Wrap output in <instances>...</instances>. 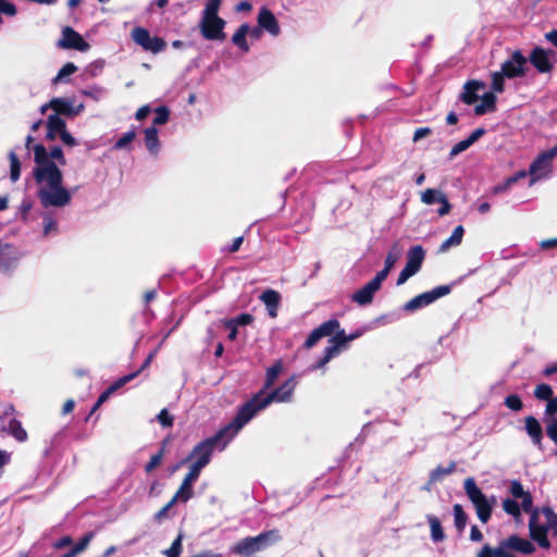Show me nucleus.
Segmentation results:
<instances>
[{"label":"nucleus","instance_id":"52","mask_svg":"<svg viewBox=\"0 0 557 557\" xmlns=\"http://www.w3.org/2000/svg\"><path fill=\"white\" fill-rule=\"evenodd\" d=\"M180 502L178 498L174 495L169 503H166L160 510L154 513V520L161 522L166 516L169 510Z\"/></svg>","mask_w":557,"mask_h":557},{"label":"nucleus","instance_id":"16","mask_svg":"<svg viewBox=\"0 0 557 557\" xmlns=\"http://www.w3.org/2000/svg\"><path fill=\"white\" fill-rule=\"evenodd\" d=\"M200 473L201 471L199 469L193 466L189 467L188 473L185 475L180 488L174 494L180 502L186 503L193 497V483L198 480Z\"/></svg>","mask_w":557,"mask_h":557},{"label":"nucleus","instance_id":"25","mask_svg":"<svg viewBox=\"0 0 557 557\" xmlns=\"http://www.w3.org/2000/svg\"><path fill=\"white\" fill-rule=\"evenodd\" d=\"M7 432L21 443L26 442L28 438V434L23 428L21 421L15 418H10L7 424Z\"/></svg>","mask_w":557,"mask_h":557},{"label":"nucleus","instance_id":"1","mask_svg":"<svg viewBox=\"0 0 557 557\" xmlns=\"http://www.w3.org/2000/svg\"><path fill=\"white\" fill-rule=\"evenodd\" d=\"M34 160L36 168L34 169V177L38 184L46 182L48 188H39L37 196L44 208L64 207L71 202L72 196L67 189L62 186L63 175L57 163L66 164L63 150L60 146L51 148L50 152L41 144L34 146Z\"/></svg>","mask_w":557,"mask_h":557},{"label":"nucleus","instance_id":"62","mask_svg":"<svg viewBox=\"0 0 557 557\" xmlns=\"http://www.w3.org/2000/svg\"><path fill=\"white\" fill-rule=\"evenodd\" d=\"M431 134H432V128H430V127L417 128L413 133L412 141L417 143L424 137L430 136Z\"/></svg>","mask_w":557,"mask_h":557},{"label":"nucleus","instance_id":"24","mask_svg":"<svg viewBox=\"0 0 557 557\" xmlns=\"http://www.w3.org/2000/svg\"><path fill=\"white\" fill-rule=\"evenodd\" d=\"M48 106H50V109H52L57 115H66L71 116L75 114V111L73 109V103L69 99L64 98H53L48 102Z\"/></svg>","mask_w":557,"mask_h":557},{"label":"nucleus","instance_id":"17","mask_svg":"<svg viewBox=\"0 0 557 557\" xmlns=\"http://www.w3.org/2000/svg\"><path fill=\"white\" fill-rule=\"evenodd\" d=\"M258 25L259 28L267 30L272 36H278L281 33V27L278 25L277 18L273 14L272 11L267 9L265 7L261 8L258 14Z\"/></svg>","mask_w":557,"mask_h":557},{"label":"nucleus","instance_id":"60","mask_svg":"<svg viewBox=\"0 0 557 557\" xmlns=\"http://www.w3.org/2000/svg\"><path fill=\"white\" fill-rule=\"evenodd\" d=\"M547 436L557 445V418H553L546 428Z\"/></svg>","mask_w":557,"mask_h":557},{"label":"nucleus","instance_id":"23","mask_svg":"<svg viewBox=\"0 0 557 557\" xmlns=\"http://www.w3.org/2000/svg\"><path fill=\"white\" fill-rule=\"evenodd\" d=\"M496 101L497 97L493 91L485 92L481 98V103L474 107V114L481 116L486 113L495 112Z\"/></svg>","mask_w":557,"mask_h":557},{"label":"nucleus","instance_id":"63","mask_svg":"<svg viewBox=\"0 0 557 557\" xmlns=\"http://www.w3.org/2000/svg\"><path fill=\"white\" fill-rule=\"evenodd\" d=\"M438 202L441 203V208L437 210L438 215L443 216L448 214L451 210V205L449 203L446 195H444Z\"/></svg>","mask_w":557,"mask_h":557},{"label":"nucleus","instance_id":"38","mask_svg":"<svg viewBox=\"0 0 557 557\" xmlns=\"http://www.w3.org/2000/svg\"><path fill=\"white\" fill-rule=\"evenodd\" d=\"M222 4V0H207L205 10L201 16L219 17V10Z\"/></svg>","mask_w":557,"mask_h":557},{"label":"nucleus","instance_id":"7","mask_svg":"<svg viewBox=\"0 0 557 557\" xmlns=\"http://www.w3.org/2000/svg\"><path fill=\"white\" fill-rule=\"evenodd\" d=\"M451 290L450 285H441L432 290L417 295L409 301H407L403 309L408 312H413L422 307L429 306L441 297L448 295Z\"/></svg>","mask_w":557,"mask_h":557},{"label":"nucleus","instance_id":"3","mask_svg":"<svg viewBox=\"0 0 557 557\" xmlns=\"http://www.w3.org/2000/svg\"><path fill=\"white\" fill-rule=\"evenodd\" d=\"M240 429L242 428H237V424H235L234 418L213 436L198 443L183 462L195 459L191 466L201 471L207 465H209L214 448L220 446V448L223 449Z\"/></svg>","mask_w":557,"mask_h":557},{"label":"nucleus","instance_id":"39","mask_svg":"<svg viewBox=\"0 0 557 557\" xmlns=\"http://www.w3.org/2000/svg\"><path fill=\"white\" fill-rule=\"evenodd\" d=\"M183 535L178 534L176 539L172 542L170 548L163 552L166 557H180L183 550Z\"/></svg>","mask_w":557,"mask_h":557},{"label":"nucleus","instance_id":"46","mask_svg":"<svg viewBox=\"0 0 557 557\" xmlns=\"http://www.w3.org/2000/svg\"><path fill=\"white\" fill-rule=\"evenodd\" d=\"M163 456H164V446L161 447L157 454L151 456L150 460L145 466V471L147 473H149L152 470H154L157 467H159L162 462Z\"/></svg>","mask_w":557,"mask_h":557},{"label":"nucleus","instance_id":"43","mask_svg":"<svg viewBox=\"0 0 557 557\" xmlns=\"http://www.w3.org/2000/svg\"><path fill=\"white\" fill-rule=\"evenodd\" d=\"M534 396L540 400H549L553 397V389L548 384H539L534 389Z\"/></svg>","mask_w":557,"mask_h":557},{"label":"nucleus","instance_id":"22","mask_svg":"<svg viewBox=\"0 0 557 557\" xmlns=\"http://www.w3.org/2000/svg\"><path fill=\"white\" fill-rule=\"evenodd\" d=\"M524 428L528 435L531 437L532 443L536 446H541L543 440V430L539 420L533 416L525 417Z\"/></svg>","mask_w":557,"mask_h":557},{"label":"nucleus","instance_id":"57","mask_svg":"<svg viewBox=\"0 0 557 557\" xmlns=\"http://www.w3.org/2000/svg\"><path fill=\"white\" fill-rule=\"evenodd\" d=\"M158 421L162 426L169 428L173 425L174 419L166 409H162L158 414Z\"/></svg>","mask_w":557,"mask_h":557},{"label":"nucleus","instance_id":"8","mask_svg":"<svg viewBox=\"0 0 557 557\" xmlns=\"http://www.w3.org/2000/svg\"><path fill=\"white\" fill-rule=\"evenodd\" d=\"M133 40L144 50L152 53H160L166 49V41L158 36H151L144 27H135L132 30Z\"/></svg>","mask_w":557,"mask_h":557},{"label":"nucleus","instance_id":"4","mask_svg":"<svg viewBox=\"0 0 557 557\" xmlns=\"http://www.w3.org/2000/svg\"><path fill=\"white\" fill-rule=\"evenodd\" d=\"M282 541L280 530L272 529L261 532L257 536H247L231 547V553L240 557H252Z\"/></svg>","mask_w":557,"mask_h":557},{"label":"nucleus","instance_id":"41","mask_svg":"<svg viewBox=\"0 0 557 557\" xmlns=\"http://www.w3.org/2000/svg\"><path fill=\"white\" fill-rule=\"evenodd\" d=\"M503 508L508 515L512 516L513 518H519L521 516L520 505L515 499H504Z\"/></svg>","mask_w":557,"mask_h":557},{"label":"nucleus","instance_id":"15","mask_svg":"<svg viewBox=\"0 0 557 557\" xmlns=\"http://www.w3.org/2000/svg\"><path fill=\"white\" fill-rule=\"evenodd\" d=\"M383 282L384 280L375 275L370 282L354 293L351 300L360 306L371 304L375 293L380 290Z\"/></svg>","mask_w":557,"mask_h":557},{"label":"nucleus","instance_id":"27","mask_svg":"<svg viewBox=\"0 0 557 557\" xmlns=\"http://www.w3.org/2000/svg\"><path fill=\"white\" fill-rule=\"evenodd\" d=\"M250 27L247 23L242 24L238 29L232 36V41L235 46H237L244 52L249 51V45L246 40V36L249 33Z\"/></svg>","mask_w":557,"mask_h":557},{"label":"nucleus","instance_id":"58","mask_svg":"<svg viewBox=\"0 0 557 557\" xmlns=\"http://www.w3.org/2000/svg\"><path fill=\"white\" fill-rule=\"evenodd\" d=\"M521 506L525 512H530L532 515L533 509V497L530 492H527L524 496L520 497Z\"/></svg>","mask_w":557,"mask_h":557},{"label":"nucleus","instance_id":"2","mask_svg":"<svg viewBox=\"0 0 557 557\" xmlns=\"http://www.w3.org/2000/svg\"><path fill=\"white\" fill-rule=\"evenodd\" d=\"M295 386L296 382L294 381V377H290L270 393L259 391L238 408L235 416V424H237V428H243L257 414V412L264 409L273 401H288L293 395Z\"/></svg>","mask_w":557,"mask_h":557},{"label":"nucleus","instance_id":"56","mask_svg":"<svg viewBox=\"0 0 557 557\" xmlns=\"http://www.w3.org/2000/svg\"><path fill=\"white\" fill-rule=\"evenodd\" d=\"M509 548L504 545V541H502L495 549H492V557H517L512 553L508 552Z\"/></svg>","mask_w":557,"mask_h":557},{"label":"nucleus","instance_id":"20","mask_svg":"<svg viewBox=\"0 0 557 557\" xmlns=\"http://www.w3.org/2000/svg\"><path fill=\"white\" fill-rule=\"evenodd\" d=\"M260 300L265 305L269 315L271 318H276L277 309L281 304L280 293L269 288L260 295Z\"/></svg>","mask_w":557,"mask_h":557},{"label":"nucleus","instance_id":"32","mask_svg":"<svg viewBox=\"0 0 557 557\" xmlns=\"http://www.w3.org/2000/svg\"><path fill=\"white\" fill-rule=\"evenodd\" d=\"M14 412V406L8 403H0V433L7 431L9 418Z\"/></svg>","mask_w":557,"mask_h":557},{"label":"nucleus","instance_id":"19","mask_svg":"<svg viewBox=\"0 0 557 557\" xmlns=\"http://www.w3.org/2000/svg\"><path fill=\"white\" fill-rule=\"evenodd\" d=\"M485 84L480 81H468L463 85V91L460 94L459 99L463 103L471 106L479 100L478 91L483 89Z\"/></svg>","mask_w":557,"mask_h":557},{"label":"nucleus","instance_id":"47","mask_svg":"<svg viewBox=\"0 0 557 557\" xmlns=\"http://www.w3.org/2000/svg\"><path fill=\"white\" fill-rule=\"evenodd\" d=\"M77 71V66L72 63V62H67L66 64H64L59 73L57 74V76L53 78V83H59V82H62L64 79L65 76H69V75H72L74 74L75 72Z\"/></svg>","mask_w":557,"mask_h":557},{"label":"nucleus","instance_id":"36","mask_svg":"<svg viewBox=\"0 0 557 557\" xmlns=\"http://www.w3.org/2000/svg\"><path fill=\"white\" fill-rule=\"evenodd\" d=\"M47 128L57 132L59 135L66 129L65 121L57 114H50L47 120Z\"/></svg>","mask_w":557,"mask_h":557},{"label":"nucleus","instance_id":"45","mask_svg":"<svg viewBox=\"0 0 557 557\" xmlns=\"http://www.w3.org/2000/svg\"><path fill=\"white\" fill-rule=\"evenodd\" d=\"M396 260H397L396 256H394L393 253H388L384 261V268L381 271H379L376 273V275L385 281L386 277L388 276L391 270L395 265Z\"/></svg>","mask_w":557,"mask_h":557},{"label":"nucleus","instance_id":"61","mask_svg":"<svg viewBox=\"0 0 557 557\" xmlns=\"http://www.w3.org/2000/svg\"><path fill=\"white\" fill-rule=\"evenodd\" d=\"M57 227H58L57 222L50 215H45V218H44V235L47 236L51 231H57Z\"/></svg>","mask_w":557,"mask_h":557},{"label":"nucleus","instance_id":"26","mask_svg":"<svg viewBox=\"0 0 557 557\" xmlns=\"http://www.w3.org/2000/svg\"><path fill=\"white\" fill-rule=\"evenodd\" d=\"M283 371V362L282 360H276L268 370L265 374V381L263 384V387L260 391L267 392L270 389L275 381L277 380L278 375Z\"/></svg>","mask_w":557,"mask_h":557},{"label":"nucleus","instance_id":"9","mask_svg":"<svg viewBox=\"0 0 557 557\" xmlns=\"http://www.w3.org/2000/svg\"><path fill=\"white\" fill-rule=\"evenodd\" d=\"M225 25L226 22L220 16H201L199 28L205 39L223 41L226 38V35L224 33Z\"/></svg>","mask_w":557,"mask_h":557},{"label":"nucleus","instance_id":"59","mask_svg":"<svg viewBox=\"0 0 557 557\" xmlns=\"http://www.w3.org/2000/svg\"><path fill=\"white\" fill-rule=\"evenodd\" d=\"M231 322H233L237 327L239 325H248L253 321V317L249 313H242L235 319H231Z\"/></svg>","mask_w":557,"mask_h":557},{"label":"nucleus","instance_id":"48","mask_svg":"<svg viewBox=\"0 0 557 557\" xmlns=\"http://www.w3.org/2000/svg\"><path fill=\"white\" fill-rule=\"evenodd\" d=\"M541 512L547 519L548 529L557 530V513L549 506H544L541 509Z\"/></svg>","mask_w":557,"mask_h":557},{"label":"nucleus","instance_id":"64","mask_svg":"<svg viewBox=\"0 0 557 557\" xmlns=\"http://www.w3.org/2000/svg\"><path fill=\"white\" fill-rule=\"evenodd\" d=\"M557 413V395L553 398H549L547 400V405L545 408V414L546 416H555Z\"/></svg>","mask_w":557,"mask_h":557},{"label":"nucleus","instance_id":"10","mask_svg":"<svg viewBox=\"0 0 557 557\" xmlns=\"http://www.w3.org/2000/svg\"><path fill=\"white\" fill-rule=\"evenodd\" d=\"M528 59L520 50H515L511 57L502 64L500 72L506 78L522 77L527 72Z\"/></svg>","mask_w":557,"mask_h":557},{"label":"nucleus","instance_id":"31","mask_svg":"<svg viewBox=\"0 0 557 557\" xmlns=\"http://www.w3.org/2000/svg\"><path fill=\"white\" fill-rule=\"evenodd\" d=\"M454 518H455V527L458 532H462L467 525L468 515L463 510L460 504H455L453 507Z\"/></svg>","mask_w":557,"mask_h":557},{"label":"nucleus","instance_id":"37","mask_svg":"<svg viewBox=\"0 0 557 557\" xmlns=\"http://www.w3.org/2000/svg\"><path fill=\"white\" fill-rule=\"evenodd\" d=\"M445 194H443L442 191L437 190V189H433V188H428L426 190H424L422 193V196H421V200L422 202H424L425 205H433L435 202H438L440 199H442V197L444 196Z\"/></svg>","mask_w":557,"mask_h":557},{"label":"nucleus","instance_id":"54","mask_svg":"<svg viewBox=\"0 0 557 557\" xmlns=\"http://www.w3.org/2000/svg\"><path fill=\"white\" fill-rule=\"evenodd\" d=\"M527 491L523 490V486L520 481L513 480L510 483V494L513 496V498H520L524 496Z\"/></svg>","mask_w":557,"mask_h":557},{"label":"nucleus","instance_id":"55","mask_svg":"<svg viewBox=\"0 0 557 557\" xmlns=\"http://www.w3.org/2000/svg\"><path fill=\"white\" fill-rule=\"evenodd\" d=\"M17 10L14 3L9 2L7 0H0V13H3L9 16H14Z\"/></svg>","mask_w":557,"mask_h":557},{"label":"nucleus","instance_id":"42","mask_svg":"<svg viewBox=\"0 0 557 557\" xmlns=\"http://www.w3.org/2000/svg\"><path fill=\"white\" fill-rule=\"evenodd\" d=\"M139 371H135L133 373H129L127 375H124L120 379H117L114 383H112L108 389L113 394L116 391H119L121 387L129 383L132 380H134L136 376H138Z\"/></svg>","mask_w":557,"mask_h":557},{"label":"nucleus","instance_id":"11","mask_svg":"<svg viewBox=\"0 0 557 557\" xmlns=\"http://www.w3.org/2000/svg\"><path fill=\"white\" fill-rule=\"evenodd\" d=\"M554 57L555 51L536 46L527 59L539 73L546 74L550 73L554 69Z\"/></svg>","mask_w":557,"mask_h":557},{"label":"nucleus","instance_id":"29","mask_svg":"<svg viewBox=\"0 0 557 557\" xmlns=\"http://www.w3.org/2000/svg\"><path fill=\"white\" fill-rule=\"evenodd\" d=\"M145 145L146 148L153 154L159 151L160 141L158 129L154 126L145 129Z\"/></svg>","mask_w":557,"mask_h":557},{"label":"nucleus","instance_id":"40","mask_svg":"<svg viewBox=\"0 0 557 557\" xmlns=\"http://www.w3.org/2000/svg\"><path fill=\"white\" fill-rule=\"evenodd\" d=\"M504 405L508 409L516 411V412L522 410V408H523V403H522L520 396L517 394H510V395L506 396L504 399Z\"/></svg>","mask_w":557,"mask_h":557},{"label":"nucleus","instance_id":"53","mask_svg":"<svg viewBox=\"0 0 557 557\" xmlns=\"http://www.w3.org/2000/svg\"><path fill=\"white\" fill-rule=\"evenodd\" d=\"M470 147H471V145L469 144L467 138L463 139V140H460L459 143L454 145V147L450 149V151H449V159H454L456 156H458L459 153L466 151Z\"/></svg>","mask_w":557,"mask_h":557},{"label":"nucleus","instance_id":"12","mask_svg":"<svg viewBox=\"0 0 557 557\" xmlns=\"http://www.w3.org/2000/svg\"><path fill=\"white\" fill-rule=\"evenodd\" d=\"M341 326V323L337 319H330L323 323H321L318 327L313 329L308 335L307 339L304 343V347L306 349H311L314 347L320 339L327 336H333L334 332Z\"/></svg>","mask_w":557,"mask_h":557},{"label":"nucleus","instance_id":"34","mask_svg":"<svg viewBox=\"0 0 557 557\" xmlns=\"http://www.w3.org/2000/svg\"><path fill=\"white\" fill-rule=\"evenodd\" d=\"M456 470V462L450 461L447 467L437 466L434 470H432L430 474L431 481H440L445 475L451 474Z\"/></svg>","mask_w":557,"mask_h":557},{"label":"nucleus","instance_id":"6","mask_svg":"<svg viewBox=\"0 0 557 557\" xmlns=\"http://www.w3.org/2000/svg\"><path fill=\"white\" fill-rule=\"evenodd\" d=\"M348 347L347 334L341 326L334 332L333 336L329 339V346L324 348L323 356L313 364L310 366L311 371L323 368L342 350Z\"/></svg>","mask_w":557,"mask_h":557},{"label":"nucleus","instance_id":"13","mask_svg":"<svg viewBox=\"0 0 557 557\" xmlns=\"http://www.w3.org/2000/svg\"><path fill=\"white\" fill-rule=\"evenodd\" d=\"M58 47L62 49L87 51L90 46L79 33L74 30L71 26H65L62 30V38L58 41Z\"/></svg>","mask_w":557,"mask_h":557},{"label":"nucleus","instance_id":"18","mask_svg":"<svg viewBox=\"0 0 557 557\" xmlns=\"http://www.w3.org/2000/svg\"><path fill=\"white\" fill-rule=\"evenodd\" d=\"M504 545L510 550H516L525 555H531L535 552V546L531 541L522 539L517 534H512L504 540Z\"/></svg>","mask_w":557,"mask_h":557},{"label":"nucleus","instance_id":"44","mask_svg":"<svg viewBox=\"0 0 557 557\" xmlns=\"http://www.w3.org/2000/svg\"><path fill=\"white\" fill-rule=\"evenodd\" d=\"M170 119V110L165 106L158 107L156 109V116L153 119L154 125H164Z\"/></svg>","mask_w":557,"mask_h":557},{"label":"nucleus","instance_id":"50","mask_svg":"<svg viewBox=\"0 0 557 557\" xmlns=\"http://www.w3.org/2000/svg\"><path fill=\"white\" fill-rule=\"evenodd\" d=\"M505 78L502 72H494L492 74V89L496 92H503L505 90Z\"/></svg>","mask_w":557,"mask_h":557},{"label":"nucleus","instance_id":"51","mask_svg":"<svg viewBox=\"0 0 557 557\" xmlns=\"http://www.w3.org/2000/svg\"><path fill=\"white\" fill-rule=\"evenodd\" d=\"M136 137V132L134 129H131L126 133H124L122 135V137H120L117 139V141L114 144V148L115 149H124L125 147H127V145H129Z\"/></svg>","mask_w":557,"mask_h":557},{"label":"nucleus","instance_id":"28","mask_svg":"<svg viewBox=\"0 0 557 557\" xmlns=\"http://www.w3.org/2000/svg\"><path fill=\"white\" fill-rule=\"evenodd\" d=\"M465 234V228L462 225H458L453 231L451 235L445 239L442 245L440 246V251L444 252L448 250L451 246H458L462 242V237Z\"/></svg>","mask_w":557,"mask_h":557},{"label":"nucleus","instance_id":"5","mask_svg":"<svg viewBox=\"0 0 557 557\" xmlns=\"http://www.w3.org/2000/svg\"><path fill=\"white\" fill-rule=\"evenodd\" d=\"M463 487L468 498L475 508L479 520L482 523H486L492 517L495 498L493 497L492 499H488L486 495L481 491V488L476 485L473 478L466 479Z\"/></svg>","mask_w":557,"mask_h":557},{"label":"nucleus","instance_id":"33","mask_svg":"<svg viewBox=\"0 0 557 557\" xmlns=\"http://www.w3.org/2000/svg\"><path fill=\"white\" fill-rule=\"evenodd\" d=\"M550 162L552 161H548L543 152L540 153L530 165V174L535 175L541 171L547 170L550 166Z\"/></svg>","mask_w":557,"mask_h":557},{"label":"nucleus","instance_id":"49","mask_svg":"<svg viewBox=\"0 0 557 557\" xmlns=\"http://www.w3.org/2000/svg\"><path fill=\"white\" fill-rule=\"evenodd\" d=\"M92 537L94 532H88L71 548V550L75 553V556H77L79 553L84 552L87 548Z\"/></svg>","mask_w":557,"mask_h":557},{"label":"nucleus","instance_id":"14","mask_svg":"<svg viewBox=\"0 0 557 557\" xmlns=\"http://www.w3.org/2000/svg\"><path fill=\"white\" fill-rule=\"evenodd\" d=\"M539 513L540 510L535 508L532 511V515L530 516L529 520V530H530V536L533 541H535L540 547L542 548H549L550 542L547 537L548 527L546 525H540L539 524Z\"/></svg>","mask_w":557,"mask_h":557},{"label":"nucleus","instance_id":"35","mask_svg":"<svg viewBox=\"0 0 557 557\" xmlns=\"http://www.w3.org/2000/svg\"><path fill=\"white\" fill-rule=\"evenodd\" d=\"M10 160V178L12 182H16L21 175V162L17 154L14 151H10L9 154Z\"/></svg>","mask_w":557,"mask_h":557},{"label":"nucleus","instance_id":"30","mask_svg":"<svg viewBox=\"0 0 557 557\" xmlns=\"http://www.w3.org/2000/svg\"><path fill=\"white\" fill-rule=\"evenodd\" d=\"M426 519L430 524L432 540L434 542H442L445 539V533L440 519L433 515H429Z\"/></svg>","mask_w":557,"mask_h":557},{"label":"nucleus","instance_id":"21","mask_svg":"<svg viewBox=\"0 0 557 557\" xmlns=\"http://www.w3.org/2000/svg\"><path fill=\"white\" fill-rule=\"evenodd\" d=\"M424 257L425 251L423 247L420 245L413 246L408 250L407 262L405 267L409 268V270L413 271L414 273H418L421 269Z\"/></svg>","mask_w":557,"mask_h":557}]
</instances>
